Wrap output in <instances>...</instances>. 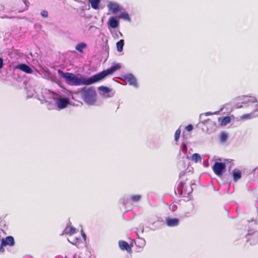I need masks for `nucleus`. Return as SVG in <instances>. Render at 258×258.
Listing matches in <instances>:
<instances>
[{"instance_id": "nucleus-4", "label": "nucleus", "mask_w": 258, "mask_h": 258, "mask_svg": "<svg viewBox=\"0 0 258 258\" xmlns=\"http://www.w3.org/2000/svg\"><path fill=\"white\" fill-rule=\"evenodd\" d=\"M244 102H246V103H250V104H248V106H250L251 108H253L255 107V108L250 113L245 114L240 116V119L242 120L251 119L252 118V114L254 112L258 111V102L255 101V99L254 98L251 97H244Z\"/></svg>"}, {"instance_id": "nucleus-25", "label": "nucleus", "mask_w": 258, "mask_h": 258, "mask_svg": "<svg viewBox=\"0 0 258 258\" xmlns=\"http://www.w3.org/2000/svg\"><path fill=\"white\" fill-rule=\"evenodd\" d=\"M76 232V229L75 228L70 226L69 227V234L70 235H72Z\"/></svg>"}, {"instance_id": "nucleus-31", "label": "nucleus", "mask_w": 258, "mask_h": 258, "mask_svg": "<svg viewBox=\"0 0 258 258\" xmlns=\"http://www.w3.org/2000/svg\"><path fill=\"white\" fill-rule=\"evenodd\" d=\"M183 150H186V145L185 144H184L183 145Z\"/></svg>"}, {"instance_id": "nucleus-28", "label": "nucleus", "mask_w": 258, "mask_h": 258, "mask_svg": "<svg viewBox=\"0 0 258 258\" xmlns=\"http://www.w3.org/2000/svg\"><path fill=\"white\" fill-rule=\"evenodd\" d=\"M80 239L76 238L74 239L72 242H71L72 244L75 245H77V244L79 243Z\"/></svg>"}, {"instance_id": "nucleus-24", "label": "nucleus", "mask_w": 258, "mask_h": 258, "mask_svg": "<svg viewBox=\"0 0 258 258\" xmlns=\"http://www.w3.org/2000/svg\"><path fill=\"white\" fill-rule=\"evenodd\" d=\"M180 130L179 128H178L176 131V132L175 133V135H174L175 140L176 141H178V140L180 137Z\"/></svg>"}, {"instance_id": "nucleus-9", "label": "nucleus", "mask_w": 258, "mask_h": 258, "mask_svg": "<svg viewBox=\"0 0 258 258\" xmlns=\"http://www.w3.org/2000/svg\"><path fill=\"white\" fill-rule=\"evenodd\" d=\"M15 69L20 70L27 74H31L33 72L32 69L25 63L19 64L16 66Z\"/></svg>"}, {"instance_id": "nucleus-11", "label": "nucleus", "mask_w": 258, "mask_h": 258, "mask_svg": "<svg viewBox=\"0 0 258 258\" xmlns=\"http://www.w3.org/2000/svg\"><path fill=\"white\" fill-rule=\"evenodd\" d=\"M118 244H119V248L122 250H123V251L126 250L127 252H128L130 253L132 252V248L129 245L128 243L126 241H119Z\"/></svg>"}, {"instance_id": "nucleus-5", "label": "nucleus", "mask_w": 258, "mask_h": 258, "mask_svg": "<svg viewBox=\"0 0 258 258\" xmlns=\"http://www.w3.org/2000/svg\"><path fill=\"white\" fill-rule=\"evenodd\" d=\"M226 165L224 163L216 162L213 166L212 169L214 173L218 176H221L225 171Z\"/></svg>"}, {"instance_id": "nucleus-2", "label": "nucleus", "mask_w": 258, "mask_h": 258, "mask_svg": "<svg viewBox=\"0 0 258 258\" xmlns=\"http://www.w3.org/2000/svg\"><path fill=\"white\" fill-rule=\"evenodd\" d=\"M80 93L82 99L86 104L93 105L96 101L97 93L94 87H84Z\"/></svg>"}, {"instance_id": "nucleus-20", "label": "nucleus", "mask_w": 258, "mask_h": 258, "mask_svg": "<svg viewBox=\"0 0 258 258\" xmlns=\"http://www.w3.org/2000/svg\"><path fill=\"white\" fill-rule=\"evenodd\" d=\"M192 160L195 163H198L199 162H201L202 158L199 154L195 153L192 155Z\"/></svg>"}, {"instance_id": "nucleus-1", "label": "nucleus", "mask_w": 258, "mask_h": 258, "mask_svg": "<svg viewBox=\"0 0 258 258\" xmlns=\"http://www.w3.org/2000/svg\"><path fill=\"white\" fill-rule=\"evenodd\" d=\"M58 73L62 78L66 80L67 83L71 85L78 86L80 85H91L96 83L94 75L91 78L82 79L77 77L74 74L64 73L60 70H58Z\"/></svg>"}, {"instance_id": "nucleus-17", "label": "nucleus", "mask_w": 258, "mask_h": 258, "mask_svg": "<svg viewBox=\"0 0 258 258\" xmlns=\"http://www.w3.org/2000/svg\"><path fill=\"white\" fill-rule=\"evenodd\" d=\"M88 1L90 3L93 9L95 10L98 9V5L100 2V0H88Z\"/></svg>"}, {"instance_id": "nucleus-26", "label": "nucleus", "mask_w": 258, "mask_h": 258, "mask_svg": "<svg viewBox=\"0 0 258 258\" xmlns=\"http://www.w3.org/2000/svg\"><path fill=\"white\" fill-rule=\"evenodd\" d=\"M120 17L126 20H130L129 15L126 13H122L120 15Z\"/></svg>"}, {"instance_id": "nucleus-14", "label": "nucleus", "mask_w": 258, "mask_h": 258, "mask_svg": "<svg viewBox=\"0 0 258 258\" xmlns=\"http://www.w3.org/2000/svg\"><path fill=\"white\" fill-rule=\"evenodd\" d=\"M108 8L110 11H111L114 14L120 11L119 6L115 3H109L108 5Z\"/></svg>"}, {"instance_id": "nucleus-7", "label": "nucleus", "mask_w": 258, "mask_h": 258, "mask_svg": "<svg viewBox=\"0 0 258 258\" xmlns=\"http://www.w3.org/2000/svg\"><path fill=\"white\" fill-rule=\"evenodd\" d=\"M99 90L102 92V95L104 98L110 97L114 94V93H112L111 94H110L112 92V89L107 87L100 86L99 87Z\"/></svg>"}, {"instance_id": "nucleus-33", "label": "nucleus", "mask_w": 258, "mask_h": 258, "mask_svg": "<svg viewBox=\"0 0 258 258\" xmlns=\"http://www.w3.org/2000/svg\"><path fill=\"white\" fill-rule=\"evenodd\" d=\"M82 235H83V237H84V239L85 240V239H86V234H85V233H83V234H82Z\"/></svg>"}, {"instance_id": "nucleus-22", "label": "nucleus", "mask_w": 258, "mask_h": 258, "mask_svg": "<svg viewBox=\"0 0 258 258\" xmlns=\"http://www.w3.org/2000/svg\"><path fill=\"white\" fill-rule=\"evenodd\" d=\"M131 198L133 202H137L141 200V196L140 195H133Z\"/></svg>"}, {"instance_id": "nucleus-3", "label": "nucleus", "mask_w": 258, "mask_h": 258, "mask_svg": "<svg viewBox=\"0 0 258 258\" xmlns=\"http://www.w3.org/2000/svg\"><path fill=\"white\" fill-rule=\"evenodd\" d=\"M121 64L119 63H114L113 66L106 70H104L97 74L94 75L96 83L100 81L105 78L107 76L113 74L116 71L119 70L121 68Z\"/></svg>"}, {"instance_id": "nucleus-30", "label": "nucleus", "mask_w": 258, "mask_h": 258, "mask_svg": "<svg viewBox=\"0 0 258 258\" xmlns=\"http://www.w3.org/2000/svg\"><path fill=\"white\" fill-rule=\"evenodd\" d=\"M3 66H4L3 59L2 58L0 57V69H1L3 67Z\"/></svg>"}, {"instance_id": "nucleus-21", "label": "nucleus", "mask_w": 258, "mask_h": 258, "mask_svg": "<svg viewBox=\"0 0 258 258\" xmlns=\"http://www.w3.org/2000/svg\"><path fill=\"white\" fill-rule=\"evenodd\" d=\"M25 6L23 7L22 9L18 10L19 12H23L24 11L28 9L29 6V3L27 0H22Z\"/></svg>"}, {"instance_id": "nucleus-29", "label": "nucleus", "mask_w": 258, "mask_h": 258, "mask_svg": "<svg viewBox=\"0 0 258 258\" xmlns=\"http://www.w3.org/2000/svg\"><path fill=\"white\" fill-rule=\"evenodd\" d=\"M193 128L192 125L190 124L186 126V130L188 132L191 131L193 130Z\"/></svg>"}, {"instance_id": "nucleus-8", "label": "nucleus", "mask_w": 258, "mask_h": 258, "mask_svg": "<svg viewBox=\"0 0 258 258\" xmlns=\"http://www.w3.org/2000/svg\"><path fill=\"white\" fill-rule=\"evenodd\" d=\"M68 98H58L56 100V104L59 109L65 108L69 104Z\"/></svg>"}, {"instance_id": "nucleus-13", "label": "nucleus", "mask_w": 258, "mask_h": 258, "mask_svg": "<svg viewBox=\"0 0 258 258\" xmlns=\"http://www.w3.org/2000/svg\"><path fill=\"white\" fill-rule=\"evenodd\" d=\"M233 180L234 182H236L241 177L242 173L240 170L234 169L232 172Z\"/></svg>"}, {"instance_id": "nucleus-23", "label": "nucleus", "mask_w": 258, "mask_h": 258, "mask_svg": "<svg viewBox=\"0 0 258 258\" xmlns=\"http://www.w3.org/2000/svg\"><path fill=\"white\" fill-rule=\"evenodd\" d=\"M227 134L225 132H222L220 134V140L222 142H225L227 139Z\"/></svg>"}, {"instance_id": "nucleus-32", "label": "nucleus", "mask_w": 258, "mask_h": 258, "mask_svg": "<svg viewBox=\"0 0 258 258\" xmlns=\"http://www.w3.org/2000/svg\"><path fill=\"white\" fill-rule=\"evenodd\" d=\"M184 175V172L180 173L179 174V177H181L182 176H183Z\"/></svg>"}, {"instance_id": "nucleus-27", "label": "nucleus", "mask_w": 258, "mask_h": 258, "mask_svg": "<svg viewBox=\"0 0 258 258\" xmlns=\"http://www.w3.org/2000/svg\"><path fill=\"white\" fill-rule=\"evenodd\" d=\"M41 15L43 18H47L48 17V14L47 11L43 10L41 12Z\"/></svg>"}, {"instance_id": "nucleus-19", "label": "nucleus", "mask_w": 258, "mask_h": 258, "mask_svg": "<svg viewBox=\"0 0 258 258\" xmlns=\"http://www.w3.org/2000/svg\"><path fill=\"white\" fill-rule=\"evenodd\" d=\"M231 121V118L229 116H227L222 118L221 121V125L222 126H225L227 125L228 123H230Z\"/></svg>"}, {"instance_id": "nucleus-6", "label": "nucleus", "mask_w": 258, "mask_h": 258, "mask_svg": "<svg viewBox=\"0 0 258 258\" xmlns=\"http://www.w3.org/2000/svg\"><path fill=\"white\" fill-rule=\"evenodd\" d=\"M15 240L13 236H8L5 238H2L0 244V252H3L5 251L4 246L9 245L10 246H14Z\"/></svg>"}, {"instance_id": "nucleus-16", "label": "nucleus", "mask_w": 258, "mask_h": 258, "mask_svg": "<svg viewBox=\"0 0 258 258\" xmlns=\"http://www.w3.org/2000/svg\"><path fill=\"white\" fill-rule=\"evenodd\" d=\"M86 47L87 44L84 42H81L76 45L75 46V49L80 53H83V49L86 48Z\"/></svg>"}, {"instance_id": "nucleus-18", "label": "nucleus", "mask_w": 258, "mask_h": 258, "mask_svg": "<svg viewBox=\"0 0 258 258\" xmlns=\"http://www.w3.org/2000/svg\"><path fill=\"white\" fill-rule=\"evenodd\" d=\"M124 44V40L123 39L120 40L116 43V48L118 52H121L122 51Z\"/></svg>"}, {"instance_id": "nucleus-10", "label": "nucleus", "mask_w": 258, "mask_h": 258, "mask_svg": "<svg viewBox=\"0 0 258 258\" xmlns=\"http://www.w3.org/2000/svg\"><path fill=\"white\" fill-rule=\"evenodd\" d=\"M126 83L130 85L137 87V82L136 78L132 74L127 75L124 77Z\"/></svg>"}, {"instance_id": "nucleus-15", "label": "nucleus", "mask_w": 258, "mask_h": 258, "mask_svg": "<svg viewBox=\"0 0 258 258\" xmlns=\"http://www.w3.org/2000/svg\"><path fill=\"white\" fill-rule=\"evenodd\" d=\"M108 24L112 28H115L118 26V22L115 17H111L109 19Z\"/></svg>"}, {"instance_id": "nucleus-12", "label": "nucleus", "mask_w": 258, "mask_h": 258, "mask_svg": "<svg viewBox=\"0 0 258 258\" xmlns=\"http://www.w3.org/2000/svg\"><path fill=\"white\" fill-rule=\"evenodd\" d=\"M166 224L168 226L174 227L179 224V219L177 218H171L168 217L165 220Z\"/></svg>"}]
</instances>
